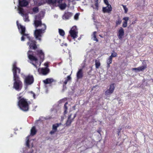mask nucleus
I'll use <instances>...</instances> for the list:
<instances>
[{"label": "nucleus", "instance_id": "nucleus-1", "mask_svg": "<svg viewBox=\"0 0 153 153\" xmlns=\"http://www.w3.org/2000/svg\"><path fill=\"white\" fill-rule=\"evenodd\" d=\"M41 20V18L40 16L37 15L35 17L34 22V24L36 28H37L38 27H40L38 29L36 30L34 32V35L35 38L40 41L41 40V38L43 34L45 33L46 28V26L45 24H42Z\"/></svg>", "mask_w": 153, "mask_h": 153}, {"label": "nucleus", "instance_id": "nucleus-2", "mask_svg": "<svg viewBox=\"0 0 153 153\" xmlns=\"http://www.w3.org/2000/svg\"><path fill=\"white\" fill-rule=\"evenodd\" d=\"M16 24L19 32L22 35L21 39V41H24L25 39L26 38H27L29 40V42L27 43V44L29 45L30 48L33 49L36 48L37 47L35 41L33 40V39L30 37L29 34L25 33V27L18 23V21L16 22Z\"/></svg>", "mask_w": 153, "mask_h": 153}, {"label": "nucleus", "instance_id": "nucleus-3", "mask_svg": "<svg viewBox=\"0 0 153 153\" xmlns=\"http://www.w3.org/2000/svg\"><path fill=\"white\" fill-rule=\"evenodd\" d=\"M12 70L13 75V79L14 81L13 87L17 91H20L22 88V83L16 74L17 73H20V69L16 67V62H15L13 65Z\"/></svg>", "mask_w": 153, "mask_h": 153}, {"label": "nucleus", "instance_id": "nucleus-4", "mask_svg": "<svg viewBox=\"0 0 153 153\" xmlns=\"http://www.w3.org/2000/svg\"><path fill=\"white\" fill-rule=\"evenodd\" d=\"M19 101L18 105L20 108L24 111H27L29 110V105L30 102L27 101V100L22 97H18Z\"/></svg>", "mask_w": 153, "mask_h": 153}, {"label": "nucleus", "instance_id": "nucleus-5", "mask_svg": "<svg viewBox=\"0 0 153 153\" xmlns=\"http://www.w3.org/2000/svg\"><path fill=\"white\" fill-rule=\"evenodd\" d=\"M27 55L28 58L30 61V63L35 67L37 68L38 65L39 66L40 65L41 62H40L39 64L38 59L33 56V53L31 51H29L27 52Z\"/></svg>", "mask_w": 153, "mask_h": 153}, {"label": "nucleus", "instance_id": "nucleus-6", "mask_svg": "<svg viewBox=\"0 0 153 153\" xmlns=\"http://www.w3.org/2000/svg\"><path fill=\"white\" fill-rule=\"evenodd\" d=\"M33 81L34 79L33 76L28 75L25 76L24 83L26 85H28L32 84Z\"/></svg>", "mask_w": 153, "mask_h": 153}, {"label": "nucleus", "instance_id": "nucleus-7", "mask_svg": "<svg viewBox=\"0 0 153 153\" xmlns=\"http://www.w3.org/2000/svg\"><path fill=\"white\" fill-rule=\"evenodd\" d=\"M18 10L19 11V13L23 17V19L24 21L25 22L29 21L28 14H24L23 9L21 7H19Z\"/></svg>", "mask_w": 153, "mask_h": 153}, {"label": "nucleus", "instance_id": "nucleus-8", "mask_svg": "<svg viewBox=\"0 0 153 153\" xmlns=\"http://www.w3.org/2000/svg\"><path fill=\"white\" fill-rule=\"evenodd\" d=\"M72 37L74 39L76 38L77 37L78 32L76 27L74 26L73 27L69 32Z\"/></svg>", "mask_w": 153, "mask_h": 153}, {"label": "nucleus", "instance_id": "nucleus-9", "mask_svg": "<svg viewBox=\"0 0 153 153\" xmlns=\"http://www.w3.org/2000/svg\"><path fill=\"white\" fill-rule=\"evenodd\" d=\"M91 3L90 4L91 7L94 10H97L98 9L99 5L98 4V0H94V4L92 0H90Z\"/></svg>", "mask_w": 153, "mask_h": 153}, {"label": "nucleus", "instance_id": "nucleus-10", "mask_svg": "<svg viewBox=\"0 0 153 153\" xmlns=\"http://www.w3.org/2000/svg\"><path fill=\"white\" fill-rule=\"evenodd\" d=\"M114 88L115 87L114 86V84H111L110 86L109 89L105 91V95H108L111 94L113 93Z\"/></svg>", "mask_w": 153, "mask_h": 153}, {"label": "nucleus", "instance_id": "nucleus-11", "mask_svg": "<svg viewBox=\"0 0 153 153\" xmlns=\"http://www.w3.org/2000/svg\"><path fill=\"white\" fill-rule=\"evenodd\" d=\"M38 71L40 73H41L43 75H45L49 72V69L47 67L39 68Z\"/></svg>", "mask_w": 153, "mask_h": 153}, {"label": "nucleus", "instance_id": "nucleus-12", "mask_svg": "<svg viewBox=\"0 0 153 153\" xmlns=\"http://www.w3.org/2000/svg\"><path fill=\"white\" fill-rule=\"evenodd\" d=\"M112 7L111 5H108L106 7H104L102 8V11L104 13H110L112 10Z\"/></svg>", "mask_w": 153, "mask_h": 153}, {"label": "nucleus", "instance_id": "nucleus-13", "mask_svg": "<svg viewBox=\"0 0 153 153\" xmlns=\"http://www.w3.org/2000/svg\"><path fill=\"white\" fill-rule=\"evenodd\" d=\"M124 32L123 29L120 27L117 36L120 39H122L124 35Z\"/></svg>", "mask_w": 153, "mask_h": 153}, {"label": "nucleus", "instance_id": "nucleus-14", "mask_svg": "<svg viewBox=\"0 0 153 153\" xmlns=\"http://www.w3.org/2000/svg\"><path fill=\"white\" fill-rule=\"evenodd\" d=\"M73 15L72 13L67 12H65L62 18L64 20H67L69 19Z\"/></svg>", "mask_w": 153, "mask_h": 153}, {"label": "nucleus", "instance_id": "nucleus-15", "mask_svg": "<svg viewBox=\"0 0 153 153\" xmlns=\"http://www.w3.org/2000/svg\"><path fill=\"white\" fill-rule=\"evenodd\" d=\"M71 114H70L68 117V120L66 123V125L67 126H69L70 125L71 122L73 121L76 115V114H75L73 118L71 119Z\"/></svg>", "mask_w": 153, "mask_h": 153}, {"label": "nucleus", "instance_id": "nucleus-16", "mask_svg": "<svg viewBox=\"0 0 153 153\" xmlns=\"http://www.w3.org/2000/svg\"><path fill=\"white\" fill-rule=\"evenodd\" d=\"M38 55L39 56L40 60L41 61H43L44 59V54L42 50H38L37 51Z\"/></svg>", "mask_w": 153, "mask_h": 153}, {"label": "nucleus", "instance_id": "nucleus-17", "mask_svg": "<svg viewBox=\"0 0 153 153\" xmlns=\"http://www.w3.org/2000/svg\"><path fill=\"white\" fill-rule=\"evenodd\" d=\"M19 5L21 7H25L27 6L28 4V2L27 1L23 0L20 1V0H18Z\"/></svg>", "mask_w": 153, "mask_h": 153}, {"label": "nucleus", "instance_id": "nucleus-18", "mask_svg": "<svg viewBox=\"0 0 153 153\" xmlns=\"http://www.w3.org/2000/svg\"><path fill=\"white\" fill-rule=\"evenodd\" d=\"M83 76V72L82 69H79L76 73V77L78 79H81Z\"/></svg>", "mask_w": 153, "mask_h": 153}, {"label": "nucleus", "instance_id": "nucleus-19", "mask_svg": "<svg viewBox=\"0 0 153 153\" xmlns=\"http://www.w3.org/2000/svg\"><path fill=\"white\" fill-rule=\"evenodd\" d=\"M54 81L55 80L52 78H47L43 81V82L45 84H50Z\"/></svg>", "mask_w": 153, "mask_h": 153}, {"label": "nucleus", "instance_id": "nucleus-20", "mask_svg": "<svg viewBox=\"0 0 153 153\" xmlns=\"http://www.w3.org/2000/svg\"><path fill=\"white\" fill-rule=\"evenodd\" d=\"M146 68V65H143L137 68H133V70L137 71H142Z\"/></svg>", "mask_w": 153, "mask_h": 153}, {"label": "nucleus", "instance_id": "nucleus-21", "mask_svg": "<svg viewBox=\"0 0 153 153\" xmlns=\"http://www.w3.org/2000/svg\"><path fill=\"white\" fill-rule=\"evenodd\" d=\"M129 17H124L123 18V19L124 20L123 22V26L124 27H127V22L129 20Z\"/></svg>", "mask_w": 153, "mask_h": 153}, {"label": "nucleus", "instance_id": "nucleus-22", "mask_svg": "<svg viewBox=\"0 0 153 153\" xmlns=\"http://www.w3.org/2000/svg\"><path fill=\"white\" fill-rule=\"evenodd\" d=\"M62 124L61 123H56L53 125L52 126V129L57 131V128Z\"/></svg>", "mask_w": 153, "mask_h": 153}, {"label": "nucleus", "instance_id": "nucleus-23", "mask_svg": "<svg viewBox=\"0 0 153 153\" xmlns=\"http://www.w3.org/2000/svg\"><path fill=\"white\" fill-rule=\"evenodd\" d=\"M36 132L35 127L33 126L31 130L30 134L32 136H33L36 134Z\"/></svg>", "mask_w": 153, "mask_h": 153}, {"label": "nucleus", "instance_id": "nucleus-24", "mask_svg": "<svg viewBox=\"0 0 153 153\" xmlns=\"http://www.w3.org/2000/svg\"><path fill=\"white\" fill-rule=\"evenodd\" d=\"M59 6L60 9L62 10H63L65 9L66 7V4L65 3L62 4H60V3H59Z\"/></svg>", "mask_w": 153, "mask_h": 153}, {"label": "nucleus", "instance_id": "nucleus-25", "mask_svg": "<svg viewBox=\"0 0 153 153\" xmlns=\"http://www.w3.org/2000/svg\"><path fill=\"white\" fill-rule=\"evenodd\" d=\"M71 76H68V77L66 78H65V81L64 82V84L63 85L64 86V85H65L67 84V83L68 81L71 80Z\"/></svg>", "mask_w": 153, "mask_h": 153}, {"label": "nucleus", "instance_id": "nucleus-26", "mask_svg": "<svg viewBox=\"0 0 153 153\" xmlns=\"http://www.w3.org/2000/svg\"><path fill=\"white\" fill-rule=\"evenodd\" d=\"M97 33V32L94 31L93 32L92 36H93V39L94 41H96L97 42L98 41V39L96 37V34Z\"/></svg>", "mask_w": 153, "mask_h": 153}, {"label": "nucleus", "instance_id": "nucleus-27", "mask_svg": "<svg viewBox=\"0 0 153 153\" xmlns=\"http://www.w3.org/2000/svg\"><path fill=\"white\" fill-rule=\"evenodd\" d=\"M100 63L99 61L96 60L95 61V66L97 68H98L100 66Z\"/></svg>", "mask_w": 153, "mask_h": 153}, {"label": "nucleus", "instance_id": "nucleus-28", "mask_svg": "<svg viewBox=\"0 0 153 153\" xmlns=\"http://www.w3.org/2000/svg\"><path fill=\"white\" fill-rule=\"evenodd\" d=\"M67 104H68V102H67L65 103V104L64 105V108L65 110H64V113L65 114H66L67 113V109H68V108L66 106V105Z\"/></svg>", "mask_w": 153, "mask_h": 153}, {"label": "nucleus", "instance_id": "nucleus-29", "mask_svg": "<svg viewBox=\"0 0 153 153\" xmlns=\"http://www.w3.org/2000/svg\"><path fill=\"white\" fill-rule=\"evenodd\" d=\"M29 136H28L27 137L26 139V144L27 146L29 147H30V146L29 145Z\"/></svg>", "mask_w": 153, "mask_h": 153}, {"label": "nucleus", "instance_id": "nucleus-30", "mask_svg": "<svg viewBox=\"0 0 153 153\" xmlns=\"http://www.w3.org/2000/svg\"><path fill=\"white\" fill-rule=\"evenodd\" d=\"M33 12L32 13H37L39 11V9L38 7H34L33 8Z\"/></svg>", "mask_w": 153, "mask_h": 153}, {"label": "nucleus", "instance_id": "nucleus-31", "mask_svg": "<svg viewBox=\"0 0 153 153\" xmlns=\"http://www.w3.org/2000/svg\"><path fill=\"white\" fill-rule=\"evenodd\" d=\"M59 32L60 35L62 36H64L65 35V32L61 29H59Z\"/></svg>", "mask_w": 153, "mask_h": 153}, {"label": "nucleus", "instance_id": "nucleus-32", "mask_svg": "<svg viewBox=\"0 0 153 153\" xmlns=\"http://www.w3.org/2000/svg\"><path fill=\"white\" fill-rule=\"evenodd\" d=\"M113 53H111V55L109 57L112 59L113 57H115L117 56V53L114 51H113Z\"/></svg>", "mask_w": 153, "mask_h": 153}, {"label": "nucleus", "instance_id": "nucleus-33", "mask_svg": "<svg viewBox=\"0 0 153 153\" xmlns=\"http://www.w3.org/2000/svg\"><path fill=\"white\" fill-rule=\"evenodd\" d=\"M112 62V59L109 57L108 58L106 62L107 64H111Z\"/></svg>", "mask_w": 153, "mask_h": 153}, {"label": "nucleus", "instance_id": "nucleus-34", "mask_svg": "<svg viewBox=\"0 0 153 153\" xmlns=\"http://www.w3.org/2000/svg\"><path fill=\"white\" fill-rule=\"evenodd\" d=\"M56 2V0H48V3L50 4H54Z\"/></svg>", "mask_w": 153, "mask_h": 153}, {"label": "nucleus", "instance_id": "nucleus-35", "mask_svg": "<svg viewBox=\"0 0 153 153\" xmlns=\"http://www.w3.org/2000/svg\"><path fill=\"white\" fill-rule=\"evenodd\" d=\"M122 6H123V9L125 10V13H126L128 11V8L126 7V5H122Z\"/></svg>", "mask_w": 153, "mask_h": 153}, {"label": "nucleus", "instance_id": "nucleus-36", "mask_svg": "<svg viewBox=\"0 0 153 153\" xmlns=\"http://www.w3.org/2000/svg\"><path fill=\"white\" fill-rule=\"evenodd\" d=\"M122 22V20L120 19H118L116 22V24L117 25H118L120 24Z\"/></svg>", "mask_w": 153, "mask_h": 153}, {"label": "nucleus", "instance_id": "nucleus-37", "mask_svg": "<svg viewBox=\"0 0 153 153\" xmlns=\"http://www.w3.org/2000/svg\"><path fill=\"white\" fill-rule=\"evenodd\" d=\"M79 13H76L74 16V19L77 20L78 19L79 16Z\"/></svg>", "mask_w": 153, "mask_h": 153}, {"label": "nucleus", "instance_id": "nucleus-38", "mask_svg": "<svg viewBox=\"0 0 153 153\" xmlns=\"http://www.w3.org/2000/svg\"><path fill=\"white\" fill-rule=\"evenodd\" d=\"M56 131L52 129V130L50 131V134L51 135L53 134H54L56 132Z\"/></svg>", "mask_w": 153, "mask_h": 153}, {"label": "nucleus", "instance_id": "nucleus-39", "mask_svg": "<svg viewBox=\"0 0 153 153\" xmlns=\"http://www.w3.org/2000/svg\"><path fill=\"white\" fill-rule=\"evenodd\" d=\"M104 3L107 5L108 6V5H110L109 4L108 1V0H104Z\"/></svg>", "mask_w": 153, "mask_h": 153}, {"label": "nucleus", "instance_id": "nucleus-40", "mask_svg": "<svg viewBox=\"0 0 153 153\" xmlns=\"http://www.w3.org/2000/svg\"><path fill=\"white\" fill-rule=\"evenodd\" d=\"M30 93L33 96V97L34 99L35 98V95L34 93H33L32 91H30Z\"/></svg>", "mask_w": 153, "mask_h": 153}, {"label": "nucleus", "instance_id": "nucleus-41", "mask_svg": "<svg viewBox=\"0 0 153 153\" xmlns=\"http://www.w3.org/2000/svg\"><path fill=\"white\" fill-rule=\"evenodd\" d=\"M44 65L47 68L48 66V63L47 62H46L44 64Z\"/></svg>", "mask_w": 153, "mask_h": 153}, {"label": "nucleus", "instance_id": "nucleus-42", "mask_svg": "<svg viewBox=\"0 0 153 153\" xmlns=\"http://www.w3.org/2000/svg\"><path fill=\"white\" fill-rule=\"evenodd\" d=\"M62 0H57L58 3L59 4L60 3L62 2Z\"/></svg>", "mask_w": 153, "mask_h": 153}, {"label": "nucleus", "instance_id": "nucleus-43", "mask_svg": "<svg viewBox=\"0 0 153 153\" xmlns=\"http://www.w3.org/2000/svg\"><path fill=\"white\" fill-rule=\"evenodd\" d=\"M110 64H107V67L108 69L110 67Z\"/></svg>", "mask_w": 153, "mask_h": 153}, {"label": "nucleus", "instance_id": "nucleus-44", "mask_svg": "<svg viewBox=\"0 0 153 153\" xmlns=\"http://www.w3.org/2000/svg\"><path fill=\"white\" fill-rule=\"evenodd\" d=\"M99 36H100L101 38H102L103 37L101 35H99Z\"/></svg>", "mask_w": 153, "mask_h": 153}, {"label": "nucleus", "instance_id": "nucleus-45", "mask_svg": "<svg viewBox=\"0 0 153 153\" xmlns=\"http://www.w3.org/2000/svg\"><path fill=\"white\" fill-rule=\"evenodd\" d=\"M33 144L32 143L31 145V147H33Z\"/></svg>", "mask_w": 153, "mask_h": 153}, {"label": "nucleus", "instance_id": "nucleus-46", "mask_svg": "<svg viewBox=\"0 0 153 153\" xmlns=\"http://www.w3.org/2000/svg\"><path fill=\"white\" fill-rule=\"evenodd\" d=\"M120 132V131H119L118 132V135H119Z\"/></svg>", "mask_w": 153, "mask_h": 153}, {"label": "nucleus", "instance_id": "nucleus-47", "mask_svg": "<svg viewBox=\"0 0 153 153\" xmlns=\"http://www.w3.org/2000/svg\"><path fill=\"white\" fill-rule=\"evenodd\" d=\"M65 45L66 46L67 45V44L66 43H65Z\"/></svg>", "mask_w": 153, "mask_h": 153}]
</instances>
